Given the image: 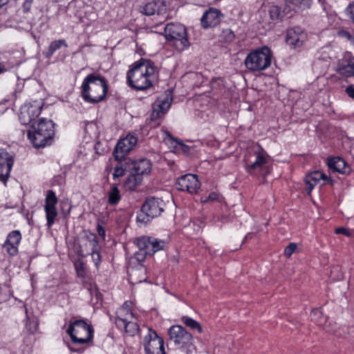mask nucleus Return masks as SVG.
Listing matches in <instances>:
<instances>
[{
  "instance_id": "1",
  "label": "nucleus",
  "mask_w": 354,
  "mask_h": 354,
  "mask_svg": "<svg viewBox=\"0 0 354 354\" xmlns=\"http://www.w3.org/2000/svg\"><path fill=\"white\" fill-rule=\"evenodd\" d=\"M158 68L150 59H140L127 71V83L131 88L145 91L153 86Z\"/></svg>"
},
{
  "instance_id": "2",
  "label": "nucleus",
  "mask_w": 354,
  "mask_h": 354,
  "mask_svg": "<svg viewBox=\"0 0 354 354\" xmlns=\"http://www.w3.org/2000/svg\"><path fill=\"white\" fill-rule=\"evenodd\" d=\"M81 96L86 102L96 104L104 100L108 92V82L100 74H88L82 84Z\"/></svg>"
},
{
  "instance_id": "3",
  "label": "nucleus",
  "mask_w": 354,
  "mask_h": 354,
  "mask_svg": "<svg viewBox=\"0 0 354 354\" xmlns=\"http://www.w3.org/2000/svg\"><path fill=\"white\" fill-rule=\"evenodd\" d=\"M55 124L52 120L39 119L28 131V138L35 148H43L51 145L55 135Z\"/></svg>"
},
{
  "instance_id": "4",
  "label": "nucleus",
  "mask_w": 354,
  "mask_h": 354,
  "mask_svg": "<svg viewBox=\"0 0 354 354\" xmlns=\"http://www.w3.org/2000/svg\"><path fill=\"white\" fill-rule=\"evenodd\" d=\"M169 340L185 354H195L196 346L193 335L180 325L171 326L168 329Z\"/></svg>"
},
{
  "instance_id": "5",
  "label": "nucleus",
  "mask_w": 354,
  "mask_h": 354,
  "mask_svg": "<svg viewBox=\"0 0 354 354\" xmlns=\"http://www.w3.org/2000/svg\"><path fill=\"white\" fill-rule=\"evenodd\" d=\"M66 333L73 344L83 345L92 342L94 330L92 325L88 324L84 319H77L71 322Z\"/></svg>"
},
{
  "instance_id": "6",
  "label": "nucleus",
  "mask_w": 354,
  "mask_h": 354,
  "mask_svg": "<svg viewBox=\"0 0 354 354\" xmlns=\"http://www.w3.org/2000/svg\"><path fill=\"white\" fill-rule=\"evenodd\" d=\"M165 206V203L162 199L154 196L147 197L137 213V223L142 225H147L161 214Z\"/></svg>"
},
{
  "instance_id": "7",
  "label": "nucleus",
  "mask_w": 354,
  "mask_h": 354,
  "mask_svg": "<svg viewBox=\"0 0 354 354\" xmlns=\"http://www.w3.org/2000/svg\"><path fill=\"white\" fill-rule=\"evenodd\" d=\"M164 30L167 41L172 42L178 51H183L190 46L184 25L179 23L167 24Z\"/></svg>"
},
{
  "instance_id": "8",
  "label": "nucleus",
  "mask_w": 354,
  "mask_h": 354,
  "mask_svg": "<svg viewBox=\"0 0 354 354\" xmlns=\"http://www.w3.org/2000/svg\"><path fill=\"white\" fill-rule=\"evenodd\" d=\"M271 58L270 50L265 46L248 53L244 64L246 68L250 71H261L270 66Z\"/></svg>"
},
{
  "instance_id": "9",
  "label": "nucleus",
  "mask_w": 354,
  "mask_h": 354,
  "mask_svg": "<svg viewBox=\"0 0 354 354\" xmlns=\"http://www.w3.org/2000/svg\"><path fill=\"white\" fill-rule=\"evenodd\" d=\"M254 160H248L245 170L251 176L265 178L270 174L269 156L263 150L254 152Z\"/></svg>"
},
{
  "instance_id": "10",
  "label": "nucleus",
  "mask_w": 354,
  "mask_h": 354,
  "mask_svg": "<svg viewBox=\"0 0 354 354\" xmlns=\"http://www.w3.org/2000/svg\"><path fill=\"white\" fill-rule=\"evenodd\" d=\"M145 354H166L164 340L155 330L149 328V332L143 339Z\"/></svg>"
},
{
  "instance_id": "11",
  "label": "nucleus",
  "mask_w": 354,
  "mask_h": 354,
  "mask_svg": "<svg viewBox=\"0 0 354 354\" xmlns=\"http://www.w3.org/2000/svg\"><path fill=\"white\" fill-rule=\"evenodd\" d=\"M58 199L55 192L52 189L48 190L45 198L44 211L46 217V225L48 228L51 227L55 223V219L58 216L56 207Z\"/></svg>"
},
{
  "instance_id": "12",
  "label": "nucleus",
  "mask_w": 354,
  "mask_h": 354,
  "mask_svg": "<svg viewBox=\"0 0 354 354\" xmlns=\"http://www.w3.org/2000/svg\"><path fill=\"white\" fill-rule=\"evenodd\" d=\"M42 106L40 103L35 101L33 103H27L20 108L19 120L24 125L31 123L41 113Z\"/></svg>"
},
{
  "instance_id": "13",
  "label": "nucleus",
  "mask_w": 354,
  "mask_h": 354,
  "mask_svg": "<svg viewBox=\"0 0 354 354\" xmlns=\"http://www.w3.org/2000/svg\"><path fill=\"white\" fill-rule=\"evenodd\" d=\"M136 243L142 250H147L149 256H152L156 252L163 250L165 246V241L147 236L137 238Z\"/></svg>"
},
{
  "instance_id": "14",
  "label": "nucleus",
  "mask_w": 354,
  "mask_h": 354,
  "mask_svg": "<svg viewBox=\"0 0 354 354\" xmlns=\"http://www.w3.org/2000/svg\"><path fill=\"white\" fill-rule=\"evenodd\" d=\"M138 139L132 135H127L124 138L120 139L115 147L113 152L115 160L126 158L127 155L136 145Z\"/></svg>"
},
{
  "instance_id": "15",
  "label": "nucleus",
  "mask_w": 354,
  "mask_h": 354,
  "mask_svg": "<svg viewBox=\"0 0 354 354\" xmlns=\"http://www.w3.org/2000/svg\"><path fill=\"white\" fill-rule=\"evenodd\" d=\"M201 187L200 181L195 174H187L178 178L176 188L181 191H186L189 194H196Z\"/></svg>"
},
{
  "instance_id": "16",
  "label": "nucleus",
  "mask_w": 354,
  "mask_h": 354,
  "mask_svg": "<svg viewBox=\"0 0 354 354\" xmlns=\"http://www.w3.org/2000/svg\"><path fill=\"white\" fill-rule=\"evenodd\" d=\"M307 39V33L304 29L295 26L287 30L286 41L293 48H300Z\"/></svg>"
},
{
  "instance_id": "17",
  "label": "nucleus",
  "mask_w": 354,
  "mask_h": 354,
  "mask_svg": "<svg viewBox=\"0 0 354 354\" xmlns=\"http://www.w3.org/2000/svg\"><path fill=\"white\" fill-rule=\"evenodd\" d=\"M14 164L13 156L7 151L0 149V181L6 184Z\"/></svg>"
},
{
  "instance_id": "18",
  "label": "nucleus",
  "mask_w": 354,
  "mask_h": 354,
  "mask_svg": "<svg viewBox=\"0 0 354 354\" xmlns=\"http://www.w3.org/2000/svg\"><path fill=\"white\" fill-rule=\"evenodd\" d=\"M140 12L142 14L150 16L155 13L158 15H163L168 10V4L167 0H153L152 1L145 3L144 6H140Z\"/></svg>"
},
{
  "instance_id": "19",
  "label": "nucleus",
  "mask_w": 354,
  "mask_h": 354,
  "mask_svg": "<svg viewBox=\"0 0 354 354\" xmlns=\"http://www.w3.org/2000/svg\"><path fill=\"white\" fill-rule=\"evenodd\" d=\"M223 17V15L219 10L209 8L205 11L201 19V26L205 29L214 27L220 24Z\"/></svg>"
},
{
  "instance_id": "20",
  "label": "nucleus",
  "mask_w": 354,
  "mask_h": 354,
  "mask_svg": "<svg viewBox=\"0 0 354 354\" xmlns=\"http://www.w3.org/2000/svg\"><path fill=\"white\" fill-rule=\"evenodd\" d=\"M128 162L130 164L131 172L142 176L151 172V162L146 158L138 160H132L129 158Z\"/></svg>"
},
{
  "instance_id": "21",
  "label": "nucleus",
  "mask_w": 354,
  "mask_h": 354,
  "mask_svg": "<svg viewBox=\"0 0 354 354\" xmlns=\"http://www.w3.org/2000/svg\"><path fill=\"white\" fill-rule=\"evenodd\" d=\"M328 167L330 171L337 172L342 174H348L351 172L350 167L345 160L339 157H333L328 159Z\"/></svg>"
},
{
  "instance_id": "22",
  "label": "nucleus",
  "mask_w": 354,
  "mask_h": 354,
  "mask_svg": "<svg viewBox=\"0 0 354 354\" xmlns=\"http://www.w3.org/2000/svg\"><path fill=\"white\" fill-rule=\"evenodd\" d=\"M320 180H330L331 184L333 183V180L330 178L319 171H315L306 176V191L308 195L310 194L314 187Z\"/></svg>"
},
{
  "instance_id": "23",
  "label": "nucleus",
  "mask_w": 354,
  "mask_h": 354,
  "mask_svg": "<svg viewBox=\"0 0 354 354\" xmlns=\"http://www.w3.org/2000/svg\"><path fill=\"white\" fill-rule=\"evenodd\" d=\"M115 324L117 327H123L126 333L130 336H134L139 330V326L132 319L128 317H120L117 316L115 319Z\"/></svg>"
},
{
  "instance_id": "24",
  "label": "nucleus",
  "mask_w": 354,
  "mask_h": 354,
  "mask_svg": "<svg viewBox=\"0 0 354 354\" xmlns=\"http://www.w3.org/2000/svg\"><path fill=\"white\" fill-rule=\"evenodd\" d=\"M337 72L346 77H354V57L344 59L339 62Z\"/></svg>"
},
{
  "instance_id": "25",
  "label": "nucleus",
  "mask_w": 354,
  "mask_h": 354,
  "mask_svg": "<svg viewBox=\"0 0 354 354\" xmlns=\"http://www.w3.org/2000/svg\"><path fill=\"white\" fill-rule=\"evenodd\" d=\"M129 158H122L117 160L118 162L114 168L113 178L114 180L122 177L126 172H131L130 164L128 162Z\"/></svg>"
},
{
  "instance_id": "26",
  "label": "nucleus",
  "mask_w": 354,
  "mask_h": 354,
  "mask_svg": "<svg viewBox=\"0 0 354 354\" xmlns=\"http://www.w3.org/2000/svg\"><path fill=\"white\" fill-rule=\"evenodd\" d=\"M129 175L125 179L123 187L125 190L129 192L134 191L138 186H139L142 180V177L139 175H136L134 173L129 172Z\"/></svg>"
},
{
  "instance_id": "27",
  "label": "nucleus",
  "mask_w": 354,
  "mask_h": 354,
  "mask_svg": "<svg viewBox=\"0 0 354 354\" xmlns=\"http://www.w3.org/2000/svg\"><path fill=\"white\" fill-rule=\"evenodd\" d=\"M62 46L68 47L66 40L58 39L52 41L48 46L47 50L44 53L45 57L50 58L55 52L59 50Z\"/></svg>"
},
{
  "instance_id": "28",
  "label": "nucleus",
  "mask_w": 354,
  "mask_h": 354,
  "mask_svg": "<svg viewBox=\"0 0 354 354\" xmlns=\"http://www.w3.org/2000/svg\"><path fill=\"white\" fill-rule=\"evenodd\" d=\"M120 200L121 195L118 185L114 184L108 193V203L111 205H115Z\"/></svg>"
},
{
  "instance_id": "29",
  "label": "nucleus",
  "mask_w": 354,
  "mask_h": 354,
  "mask_svg": "<svg viewBox=\"0 0 354 354\" xmlns=\"http://www.w3.org/2000/svg\"><path fill=\"white\" fill-rule=\"evenodd\" d=\"M172 101V97L168 95H162L158 98L156 102L155 106H157L161 111L165 113V112L169 109Z\"/></svg>"
},
{
  "instance_id": "30",
  "label": "nucleus",
  "mask_w": 354,
  "mask_h": 354,
  "mask_svg": "<svg viewBox=\"0 0 354 354\" xmlns=\"http://www.w3.org/2000/svg\"><path fill=\"white\" fill-rule=\"evenodd\" d=\"M21 239V234L19 230H13L10 232L7 236V239L3 244V247H6L8 245H18Z\"/></svg>"
},
{
  "instance_id": "31",
  "label": "nucleus",
  "mask_w": 354,
  "mask_h": 354,
  "mask_svg": "<svg viewBox=\"0 0 354 354\" xmlns=\"http://www.w3.org/2000/svg\"><path fill=\"white\" fill-rule=\"evenodd\" d=\"M181 321L187 327H189L190 329L196 330L198 333H203V329L201 324L194 319L187 316H183L181 318Z\"/></svg>"
},
{
  "instance_id": "32",
  "label": "nucleus",
  "mask_w": 354,
  "mask_h": 354,
  "mask_svg": "<svg viewBox=\"0 0 354 354\" xmlns=\"http://www.w3.org/2000/svg\"><path fill=\"white\" fill-rule=\"evenodd\" d=\"M85 239L91 246V251L100 250L101 247L99 245V242L95 234L89 232L88 234H86Z\"/></svg>"
},
{
  "instance_id": "33",
  "label": "nucleus",
  "mask_w": 354,
  "mask_h": 354,
  "mask_svg": "<svg viewBox=\"0 0 354 354\" xmlns=\"http://www.w3.org/2000/svg\"><path fill=\"white\" fill-rule=\"evenodd\" d=\"M130 304L128 301L124 302L121 308L117 312V316L120 317H128L129 319L134 318L135 314L131 310Z\"/></svg>"
},
{
  "instance_id": "34",
  "label": "nucleus",
  "mask_w": 354,
  "mask_h": 354,
  "mask_svg": "<svg viewBox=\"0 0 354 354\" xmlns=\"http://www.w3.org/2000/svg\"><path fill=\"white\" fill-rule=\"evenodd\" d=\"M235 38L234 32L231 29H225L219 35V41L223 43H232Z\"/></svg>"
},
{
  "instance_id": "35",
  "label": "nucleus",
  "mask_w": 354,
  "mask_h": 354,
  "mask_svg": "<svg viewBox=\"0 0 354 354\" xmlns=\"http://www.w3.org/2000/svg\"><path fill=\"white\" fill-rule=\"evenodd\" d=\"M310 318L317 325H323L326 322V317L319 309H314L310 313Z\"/></svg>"
},
{
  "instance_id": "36",
  "label": "nucleus",
  "mask_w": 354,
  "mask_h": 354,
  "mask_svg": "<svg viewBox=\"0 0 354 354\" xmlns=\"http://www.w3.org/2000/svg\"><path fill=\"white\" fill-rule=\"evenodd\" d=\"M337 35L339 37L350 42L351 45L354 46V35L352 34L350 31L342 29L337 32Z\"/></svg>"
},
{
  "instance_id": "37",
  "label": "nucleus",
  "mask_w": 354,
  "mask_h": 354,
  "mask_svg": "<svg viewBox=\"0 0 354 354\" xmlns=\"http://www.w3.org/2000/svg\"><path fill=\"white\" fill-rule=\"evenodd\" d=\"M269 15L272 20H277L281 18V9L277 6H271L269 8Z\"/></svg>"
},
{
  "instance_id": "38",
  "label": "nucleus",
  "mask_w": 354,
  "mask_h": 354,
  "mask_svg": "<svg viewBox=\"0 0 354 354\" xmlns=\"http://www.w3.org/2000/svg\"><path fill=\"white\" fill-rule=\"evenodd\" d=\"M219 194L217 192H212L209 194L208 196H203L201 197V201L203 203H206L209 202H215L218 201Z\"/></svg>"
},
{
  "instance_id": "39",
  "label": "nucleus",
  "mask_w": 354,
  "mask_h": 354,
  "mask_svg": "<svg viewBox=\"0 0 354 354\" xmlns=\"http://www.w3.org/2000/svg\"><path fill=\"white\" fill-rule=\"evenodd\" d=\"M26 317H27V322L26 324V329L27 330V331L29 333L33 334L37 330L38 324L37 322H35L34 320H32V321L30 320L28 315Z\"/></svg>"
},
{
  "instance_id": "40",
  "label": "nucleus",
  "mask_w": 354,
  "mask_h": 354,
  "mask_svg": "<svg viewBox=\"0 0 354 354\" xmlns=\"http://www.w3.org/2000/svg\"><path fill=\"white\" fill-rule=\"evenodd\" d=\"M75 270L79 277H84L85 274V268L84 264L82 261H78L75 263Z\"/></svg>"
},
{
  "instance_id": "41",
  "label": "nucleus",
  "mask_w": 354,
  "mask_h": 354,
  "mask_svg": "<svg viewBox=\"0 0 354 354\" xmlns=\"http://www.w3.org/2000/svg\"><path fill=\"white\" fill-rule=\"evenodd\" d=\"M100 250L97 251H91L88 253L91 254L93 261L94 262L95 266L98 268L101 263V255H100Z\"/></svg>"
},
{
  "instance_id": "42",
  "label": "nucleus",
  "mask_w": 354,
  "mask_h": 354,
  "mask_svg": "<svg viewBox=\"0 0 354 354\" xmlns=\"http://www.w3.org/2000/svg\"><path fill=\"white\" fill-rule=\"evenodd\" d=\"M297 248V244L295 243H290L285 248L283 254L284 256L287 258H289L292 253L295 251Z\"/></svg>"
},
{
  "instance_id": "43",
  "label": "nucleus",
  "mask_w": 354,
  "mask_h": 354,
  "mask_svg": "<svg viewBox=\"0 0 354 354\" xmlns=\"http://www.w3.org/2000/svg\"><path fill=\"white\" fill-rule=\"evenodd\" d=\"M138 248V251L135 254V258L138 261L141 262L145 260L146 257L149 255L148 252H147V250H142L140 247Z\"/></svg>"
},
{
  "instance_id": "44",
  "label": "nucleus",
  "mask_w": 354,
  "mask_h": 354,
  "mask_svg": "<svg viewBox=\"0 0 354 354\" xmlns=\"http://www.w3.org/2000/svg\"><path fill=\"white\" fill-rule=\"evenodd\" d=\"M164 114H165V113L163 112V111H161L159 109L156 108L154 106L153 112L151 114V118L152 120H155L160 118Z\"/></svg>"
},
{
  "instance_id": "45",
  "label": "nucleus",
  "mask_w": 354,
  "mask_h": 354,
  "mask_svg": "<svg viewBox=\"0 0 354 354\" xmlns=\"http://www.w3.org/2000/svg\"><path fill=\"white\" fill-rule=\"evenodd\" d=\"M335 233L336 234H344L348 237H351L352 236L351 232L348 229L343 227L336 228L335 230Z\"/></svg>"
},
{
  "instance_id": "46",
  "label": "nucleus",
  "mask_w": 354,
  "mask_h": 354,
  "mask_svg": "<svg viewBox=\"0 0 354 354\" xmlns=\"http://www.w3.org/2000/svg\"><path fill=\"white\" fill-rule=\"evenodd\" d=\"M18 245H8L6 247H4L8 253L10 255V256H15L17 254L18 252V248H17Z\"/></svg>"
},
{
  "instance_id": "47",
  "label": "nucleus",
  "mask_w": 354,
  "mask_h": 354,
  "mask_svg": "<svg viewBox=\"0 0 354 354\" xmlns=\"http://www.w3.org/2000/svg\"><path fill=\"white\" fill-rule=\"evenodd\" d=\"M347 12L351 15L352 22L354 24V1L351 3L346 8Z\"/></svg>"
},
{
  "instance_id": "48",
  "label": "nucleus",
  "mask_w": 354,
  "mask_h": 354,
  "mask_svg": "<svg viewBox=\"0 0 354 354\" xmlns=\"http://www.w3.org/2000/svg\"><path fill=\"white\" fill-rule=\"evenodd\" d=\"M32 0H26L22 5L23 11L28 12L31 8Z\"/></svg>"
},
{
  "instance_id": "49",
  "label": "nucleus",
  "mask_w": 354,
  "mask_h": 354,
  "mask_svg": "<svg viewBox=\"0 0 354 354\" xmlns=\"http://www.w3.org/2000/svg\"><path fill=\"white\" fill-rule=\"evenodd\" d=\"M346 93L352 99H354V85L351 84L346 87Z\"/></svg>"
},
{
  "instance_id": "50",
  "label": "nucleus",
  "mask_w": 354,
  "mask_h": 354,
  "mask_svg": "<svg viewBox=\"0 0 354 354\" xmlns=\"http://www.w3.org/2000/svg\"><path fill=\"white\" fill-rule=\"evenodd\" d=\"M68 348L71 352L82 353L84 351L86 347L75 348L68 344Z\"/></svg>"
},
{
  "instance_id": "51",
  "label": "nucleus",
  "mask_w": 354,
  "mask_h": 354,
  "mask_svg": "<svg viewBox=\"0 0 354 354\" xmlns=\"http://www.w3.org/2000/svg\"><path fill=\"white\" fill-rule=\"evenodd\" d=\"M97 232L99 236H100L102 239H104L105 230H104V227L100 224H98L97 226Z\"/></svg>"
},
{
  "instance_id": "52",
  "label": "nucleus",
  "mask_w": 354,
  "mask_h": 354,
  "mask_svg": "<svg viewBox=\"0 0 354 354\" xmlns=\"http://www.w3.org/2000/svg\"><path fill=\"white\" fill-rule=\"evenodd\" d=\"M9 68L6 66V64L0 62V74L7 71Z\"/></svg>"
},
{
  "instance_id": "53",
  "label": "nucleus",
  "mask_w": 354,
  "mask_h": 354,
  "mask_svg": "<svg viewBox=\"0 0 354 354\" xmlns=\"http://www.w3.org/2000/svg\"><path fill=\"white\" fill-rule=\"evenodd\" d=\"M101 144L100 142H97L95 145V152L98 154H102V152H100L99 150L100 149Z\"/></svg>"
},
{
  "instance_id": "54",
  "label": "nucleus",
  "mask_w": 354,
  "mask_h": 354,
  "mask_svg": "<svg viewBox=\"0 0 354 354\" xmlns=\"http://www.w3.org/2000/svg\"><path fill=\"white\" fill-rule=\"evenodd\" d=\"M9 0H0V8L6 5L8 3Z\"/></svg>"
},
{
  "instance_id": "55",
  "label": "nucleus",
  "mask_w": 354,
  "mask_h": 354,
  "mask_svg": "<svg viewBox=\"0 0 354 354\" xmlns=\"http://www.w3.org/2000/svg\"><path fill=\"white\" fill-rule=\"evenodd\" d=\"M250 236V234H247V235L245 236V238H244L243 242H244L247 239H248Z\"/></svg>"
}]
</instances>
